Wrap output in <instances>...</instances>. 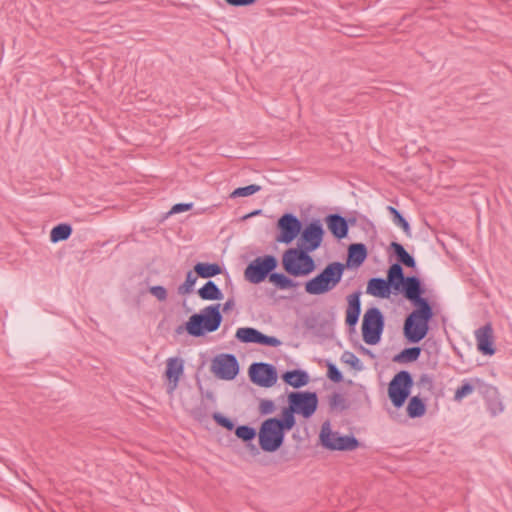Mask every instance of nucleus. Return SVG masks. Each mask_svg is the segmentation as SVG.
<instances>
[{"label": "nucleus", "instance_id": "obj_38", "mask_svg": "<svg viewBox=\"0 0 512 512\" xmlns=\"http://www.w3.org/2000/svg\"><path fill=\"white\" fill-rule=\"evenodd\" d=\"M212 418L217 425L227 429L228 431H232L233 429L236 428L232 419L224 416L219 412H214Z\"/></svg>", "mask_w": 512, "mask_h": 512}, {"label": "nucleus", "instance_id": "obj_27", "mask_svg": "<svg viewBox=\"0 0 512 512\" xmlns=\"http://www.w3.org/2000/svg\"><path fill=\"white\" fill-rule=\"evenodd\" d=\"M421 354V348L418 346L407 347L396 354L392 361L395 363H412L418 360Z\"/></svg>", "mask_w": 512, "mask_h": 512}, {"label": "nucleus", "instance_id": "obj_39", "mask_svg": "<svg viewBox=\"0 0 512 512\" xmlns=\"http://www.w3.org/2000/svg\"><path fill=\"white\" fill-rule=\"evenodd\" d=\"M342 360L344 363L351 366V368H353L354 370L359 371L362 369V365L360 363L359 358L352 352H349V351L344 352L342 355Z\"/></svg>", "mask_w": 512, "mask_h": 512}, {"label": "nucleus", "instance_id": "obj_10", "mask_svg": "<svg viewBox=\"0 0 512 512\" xmlns=\"http://www.w3.org/2000/svg\"><path fill=\"white\" fill-rule=\"evenodd\" d=\"M321 445L331 451H353L360 446L359 440L354 435H339L330 429L327 421L322 425L320 431Z\"/></svg>", "mask_w": 512, "mask_h": 512}, {"label": "nucleus", "instance_id": "obj_41", "mask_svg": "<svg viewBox=\"0 0 512 512\" xmlns=\"http://www.w3.org/2000/svg\"><path fill=\"white\" fill-rule=\"evenodd\" d=\"M276 409L275 403L270 399H261L258 407L260 415H270Z\"/></svg>", "mask_w": 512, "mask_h": 512}, {"label": "nucleus", "instance_id": "obj_43", "mask_svg": "<svg viewBox=\"0 0 512 512\" xmlns=\"http://www.w3.org/2000/svg\"><path fill=\"white\" fill-rule=\"evenodd\" d=\"M258 344L270 347H278L281 345V341L274 336H269L261 332Z\"/></svg>", "mask_w": 512, "mask_h": 512}, {"label": "nucleus", "instance_id": "obj_24", "mask_svg": "<svg viewBox=\"0 0 512 512\" xmlns=\"http://www.w3.org/2000/svg\"><path fill=\"white\" fill-rule=\"evenodd\" d=\"M197 294L202 300L206 301H219L224 297L221 289L212 280H208L198 289Z\"/></svg>", "mask_w": 512, "mask_h": 512}, {"label": "nucleus", "instance_id": "obj_36", "mask_svg": "<svg viewBox=\"0 0 512 512\" xmlns=\"http://www.w3.org/2000/svg\"><path fill=\"white\" fill-rule=\"evenodd\" d=\"M261 190V186L257 184H251L244 187H238L230 194L231 198L236 197H247L253 195Z\"/></svg>", "mask_w": 512, "mask_h": 512}, {"label": "nucleus", "instance_id": "obj_35", "mask_svg": "<svg viewBox=\"0 0 512 512\" xmlns=\"http://www.w3.org/2000/svg\"><path fill=\"white\" fill-rule=\"evenodd\" d=\"M328 402L331 410L343 411L348 408L344 396L337 392H334L332 395L329 396Z\"/></svg>", "mask_w": 512, "mask_h": 512}, {"label": "nucleus", "instance_id": "obj_40", "mask_svg": "<svg viewBox=\"0 0 512 512\" xmlns=\"http://www.w3.org/2000/svg\"><path fill=\"white\" fill-rule=\"evenodd\" d=\"M327 377L334 383L343 381V374L333 363L327 364Z\"/></svg>", "mask_w": 512, "mask_h": 512}, {"label": "nucleus", "instance_id": "obj_29", "mask_svg": "<svg viewBox=\"0 0 512 512\" xmlns=\"http://www.w3.org/2000/svg\"><path fill=\"white\" fill-rule=\"evenodd\" d=\"M269 282L281 290L291 289L297 286V282L289 276L284 273L275 272V270L270 275Z\"/></svg>", "mask_w": 512, "mask_h": 512}, {"label": "nucleus", "instance_id": "obj_37", "mask_svg": "<svg viewBox=\"0 0 512 512\" xmlns=\"http://www.w3.org/2000/svg\"><path fill=\"white\" fill-rule=\"evenodd\" d=\"M476 389L475 383L471 380L464 381L460 387H458L454 394V400L455 401H461L464 397L468 396L473 392V390Z\"/></svg>", "mask_w": 512, "mask_h": 512}, {"label": "nucleus", "instance_id": "obj_22", "mask_svg": "<svg viewBox=\"0 0 512 512\" xmlns=\"http://www.w3.org/2000/svg\"><path fill=\"white\" fill-rule=\"evenodd\" d=\"M389 250L391 251V255L396 259L394 264H399V266H406L408 268L416 267L414 257L406 251L402 244L393 241L390 243Z\"/></svg>", "mask_w": 512, "mask_h": 512}, {"label": "nucleus", "instance_id": "obj_14", "mask_svg": "<svg viewBox=\"0 0 512 512\" xmlns=\"http://www.w3.org/2000/svg\"><path fill=\"white\" fill-rule=\"evenodd\" d=\"M302 221L292 213H284L277 221L279 233L276 241L290 244L302 231Z\"/></svg>", "mask_w": 512, "mask_h": 512}, {"label": "nucleus", "instance_id": "obj_49", "mask_svg": "<svg viewBox=\"0 0 512 512\" xmlns=\"http://www.w3.org/2000/svg\"><path fill=\"white\" fill-rule=\"evenodd\" d=\"M234 305V302L232 299H229L228 301H226V303L223 305V311L224 312H227L229 309H231V307Z\"/></svg>", "mask_w": 512, "mask_h": 512}, {"label": "nucleus", "instance_id": "obj_21", "mask_svg": "<svg viewBox=\"0 0 512 512\" xmlns=\"http://www.w3.org/2000/svg\"><path fill=\"white\" fill-rule=\"evenodd\" d=\"M368 256V250L363 243H352L348 246L346 267L361 266Z\"/></svg>", "mask_w": 512, "mask_h": 512}, {"label": "nucleus", "instance_id": "obj_47", "mask_svg": "<svg viewBox=\"0 0 512 512\" xmlns=\"http://www.w3.org/2000/svg\"><path fill=\"white\" fill-rule=\"evenodd\" d=\"M258 0H225V2L233 7H244L250 6L256 3Z\"/></svg>", "mask_w": 512, "mask_h": 512}, {"label": "nucleus", "instance_id": "obj_33", "mask_svg": "<svg viewBox=\"0 0 512 512\" xmlns=\"http://www.w3.org/2000/svg\"><path fill=\"white\" fill-rule=\"evenodd\" d=\"M387 210L390 213V215L393 219V222L396 225L400 226L403 229L404 233L410 237L411 236V228H410L408 221L405 219V217L393 206H388Z\"/></svg>", "mask_w": 512, "mask_h": 512}, {"label": "nucleus", "instance_id": "obj_32", "mask_svg": "<svg viewBox=\"0 0 512 512\" xmlns=\"http://www.w3.org/2000/svg\"><path fill=\"white\" fill-rule=\"evenodd\" d=\"M234 431L235 435L245 443L252 442L258 436L257 430L249 425H239Z\"/></svg>", "mask_w": 512, "mask_h": 512}, {"label": "nucleus", "instance_id": "obj_18", "mask_svg": "<svg viewBox=\"0 0 512 512\" xmlns=\"http://www.w3.org/2000/svg\"><path fill=\"white\" fill-rule=\"evenodd\" d=\"M477 349L486 356H492L496 352L494 346L493 329L490 324H486L476 330Z\"/></svg>", "mask_w": 512, "mask_h": 512}, {"label": "nucleus", "instance_id": "obj_15", "mask_svg": "<svg viewBox=\"0 0 512 512\" xmlns=\"http://www.w3.org/2000/svg\"><path fill=\"white\" fill-rule=\"evenodd\" d=\"M212 373L221 380H233L239 373V363L233 354H220L211 364Z\"/></svg>", "mask_w": 512, "mask_h": 512}, {"label": "nucleus", "instance_id": "obj_3", "mask_svg": "<svg viewBox=\"0 0 512 512\" xmlns=\"http://www.w3.org/2000/svg\"><path fill=\"white\" fill-rule=\"evenodd\" d=\"M222 320L220 304H212L202 309L199 313L191 315L188 321L176 328L175 332L182 334L186 331L192 337H202L206 333L216 331L220 327Z\"/></svg>", "mask_w": 512, "mask_h": 512}, {"label": "nucleus", "instance_id": "obj_50", "mask_svg": "<svg viewBox=\"0 0 512 512\" xmlns=\"http://www.w3.org/2000/svg\"><path fill=\"white\" fill-rule=\"evenodd\" d=\"M346 221H347V228L349 229V226L355 225L357 220L355 217H349V218H346Z\"/></svg>", "mask_w": 512, "mask_h": 512}, {"label": "nucleus", "instance_id": "obj_6", "mask_svg": "<svg viewBox=\"0 0 512 512\" xmlns=\"http://www.w3.org/2000/svg\"><path fill=\"white\" fill-rule=\"evenodd\" d=\"M386 279L394 288V294H401L406 299L426 292L422 280L415 275L405 276L403 267L399 264L393 263L389 266Z\"/></svg>", "mask_w": 512, "mask_h": 512}, {"label": "nucleus", "instance_id": "obj_9", "mask_svg": "<svg viewBox=\"0 0 512 512\" xmlns=\"http://www.w3.org/2000/svg\"><path fill=\"white\" fill-rule=\"evenodd\" d=\"M414 380L409 371L397 372L388 384V397L395 408H401L410 397Z\"/></svg>", "mask_w": 512, "mask_h": 512}, {"label": "nucleus", "instance_id": "obj_52", "mask_svg": "<svg viewBox=\"0 0 512 512\" xmlns=\"http://www.w3.org/2000/svg\"><path fill=\"white\" fill-rule=\"evenodd\" d=\"M199 410L200 409H196V410L193 411L194 416L197 417V418H199L201 416V414L199 413Z\"/></svg>", "mask_w": 512, "mask_h": 512}, {"label": "nucleus", "instance_id": "obj_19", "mask_svg": "<svg viewBox=\"0 0 512 512\" xmlns=\"http://www.w3.org/2000/svg\"><path fill=\"white\" fill-rule=\"evenodd\" d=\"M366 293L381 299L390 298L394 294V288L387 279L373 277L368 280Z\"/></svg>", "mask_w": 512, "mask_h": 512}, {"label": "nucleus", "instance_id": "obj_31", "mask_svg": "<svg viewBox=\"0 0 512 512\" xmlns=\"http://www.w3.org/2000/svg\"><path fill=\"white\" fill-rule=\"evenodd\" d=\"M472 381L475 383L479 394L482 395L486 401L498 395L497 388L491 384H487L479 378H474Z\"/></svg>", "mask_w": 512, "mask_h": 512}, {"label": "nucleus", "instance_id": "obj_4", "mask_svg": "<svg viewBox=\"0 0 512 512\" xmlns=\"http://www.w3.org/2000/svg\"><path fill=\"white\" fill-rule=\"evenodd\" d=\"M288 405L281 409V412L290 420L292 425H296L295 415H300L305 419L313 416L319 404L316 392L311 391H292L287 397Z\"/></svg>", "mask_w": 512, "mask_h": 512}, {"label": "nucleus", "instance_id": "obj_20", "mask_svg": "<svg viewBox=\"0 0 512 512\" xmlns=\"http://www.w3.org/2000/svg\"><path fill=\"white\" fill-rule=\"evenodd\" d=\"M325 223L332 236L337 240H342L348 236L346 217L338 213H331L325 217Z\"/></svg>", "mask_w": 512, "mask_h": 512}, {"label": "nucleus", "instance_id": "obj_28", "mask_svg": "<svg viewBox=\"0 0 512 512\" xmlns=\"http://www.w3.org/2000/svg\"><path fill=\"white\" fill-rule=\"evenodd\" d=\"M261 332L252 327L238 328L235 334L236 339L241 343H259Z\"/></svg>", "mask_w": 512, "mask_h": 512}, {"label": "nucleus", "instance_id": "obj_17", "mask_svg": "<svg viewBox=\"0 0 512 512\" xmlns=\"http://www.w3.org/2000/svg\"><path fill=\"white\" fill-rule=\"evenodd\" d=\"M361 291L357 290L347 296L345 323L350 330H355L361 314Z\"/></svg>", "mask_w": 512, "mask_h": 512}, {"label": "nucleus", "instance_id": "obj_13", "mask_svg": "<svg viewBox=\"0 0 512 512\" xmlns=\"http://www.w3.org/2000/svg\"><path fill=\"white\" fill-rule=\"evenodd\" d=\"M248 375L253 384L264 388L272 387L278 379L276 367L264 362L252 363L248 368Z\"/></svg>", "mask_w": 512, "mask_h": 512}, {"label": "nucleus", "instance_id": "obj_5", "mask_svg": "<svg viewBox=\"0 0 512 512\" xmlns=\"http://www.w3.org/2000/svg\"><path fill=\"white\" fill-rule=\"evenodd\" d=\"M346 265L335 261L326 267L315 277L305 283V291L310 295H322L334 289L341 281Z\"/></svg>", "mask_w": 512, "mask_h": 512}, {"label": "nucleus", "instance_id": "obj_42", "mask_svg": "<svg viewBox=\"0 0 512 512\" xmlns=\"http://www.w3.org/2000/svg\"><path fill=\"white\" fill-rule=\"evenodd\" d=\"M149 292L161 302L167 300L168 294H167V290L164 286H161V285L151 286V287H149Z\"/></svg>", "mask_w": 512, "mask_h": 512}, {"label": "nucleus", "instance_id": "obj_23", "mask_svg": "<svg viewBox=\"0 0 512 512\" xmlns=\"http://www.w3.org/2000/svg\"><path fill=\"white\" fill-rule=\"evenodd\" d=\"M281 377L287 385L296 389L306 386L310 381L309 374L302 369L288 370Z\"/></svg>", "mask_w": 512, "mask_h": 512}, {"label": "nucleus", "instance_id": "obj_26", "mask_svg": "<svg viewBox=\"0 0 512 512\" xmlns=\"http://www.w3.org/2000/svg\"><path fill=\"white\" fill-rule=\"evenodd\" d=\"M426 410H427V407H426L425 401L422 398H420L419 396H412L409 398V401H408V404L406 407V412L410 418H412V419L420 418L423 415H425Z\"/></svg>", "mask_w": 512, "mask_h": 512}, {"label": "nucleus", "instance_id": "obj_1", "mask_svg": "<svg viewBox=\"0 0 512 512\" xmlns=\"http://www.w3.org/2000/svg\"><path fill=\"white\" fill-rule=\"evenodd\" d=\"M419 294L407 299L414 306L403 324V335L410 344H417L422 341L430 330V322L435 316L431 301Z\"/></svg>", "mask_w": 512, "mask_h": 512}, {"label": "nucleus", "instance_id": "obj_45", "mask_svg": "<svg viewBox=\"0 0 512 512\" xmlns=\"http://www.w3.org/2000/svg\"><path fill=\"white\" fill-rule=\"evenodd\" d=\"M417 385L422 388H426L428 391H432L434 388V380L433 377L428 374H421Z\"/></svg>", "mask_w": 512, "mask_h": 512}, {"label": "nucleus", "instance_id": "obj_25", "mask_svg": "<svg viewBox=\"0 0 512 512\" xmlns=\"http://www.w3.org/2000/svg\"><path fill=\"white\" fill-rule=\"evenodd\" d=\"M194 271L200 278L209 279L223 272V267L218 263L198 262L194 265Z\"/></svg>", "mask_w": 512, "mask_h": 512}, {"label": "nucleus", "instance_id": "obj_16", "mask_svg": "<svg viewBox=\"0 0 512 512\" xmlns=\"http://www.w3.org/2000/svg\"><path fill=\"white\" fill-rule=\"evenodd\" d=\"M184 373V360L179 357H171L166 361L164 376L167 380V391L172 393L178 386L180 377Z\"/></svg>", "mask_w": 512, "mask_h": 512}, {"label": "nucleus", "instance_id": "obj_46", "mask_svg": "<svg viewBox=\"0 0 512 512\" xmlns=\"http://www.w3.org/2000/svg\"><path fill=\"white\" fill-rule=\"evenodd\" d=\"M193 207V203H178L172 206L170 210V214H176L181 212H186L191 210Z\"/></svg>", "mask_w": 512, "mask_h": 512}, {"label": "nucleus", "instance_id": "obj_34", "mask_svg": "<svg viewBox=\"0 0 512 512\" xmlns=\"http://www.w3.org/2000/svg\"><path fill=\"white\" fill-rule=\"evenodd\" d=\"M198 277L199 276L195 273L194 269L188 271L186 274V279H185L184 283H182L178 287V294L188 295V294L192 293L194 290V285H195Z\"/></svg>", "mask_w": 512, "mask_h": 512}, {"label": "nucleus", "instance_id": "obj_7", "mask_svg": "<svg viewBox=\"0 0 512 512\" xmlns=\"http://www.w3.org/2000/svg\"><path fill=\"white\" fill-rule=\"evenodd\" d=\"M311 253L300 246L287 249L282 256V266L285 272L293 277L307 276L316 269V262Z\"/></svg>", "mask_w": 512, "mask_h": 512}, {"label": "nucleus", "instance_id": "obj_51", "mask_svg": "<svg viewBox=\"0 0 512 512\" xmlns=\"http://www.w3.org/2000/svg\"><path fill=\"white\" fill-rule=\"evenodd\" d=\"M360 349L363 354L369 355L370 357H374L373 353L369 349L363 346H360Z\"/></svg>", "mask_w": 512, "mask_h": 512}, {"label": "nucleus", "instance_id": "obj_53", "mask_svg": "<svg viewBox=\"0 0 512 512\" xmlns=\"http://www.w3.org/2000/svg\"><path fill=\"white\" fill-rule=\"evenodd\" d=\"M250 449L255 451V453H258V449L254 445H250Z\"/></svg>", "mask_w": 512, "mask_h": 512}, {"label": "nucleus", "instance_id": "obj_48", "mask_svg": "<svg viewBox=\"0 0 512 512\" xmlns=\"http://www.w3.org/2000/svg\"><path fill=\"white\" fill-rule=\"evenodd\" d=\"M261 213H262V210H261V209H257V210H254V211H252V212H250V213H248V214L244 215V216L242 217V219H243V220H246V219H248V218H251V217H253V216L259 215V214H261Z\"/></svg>", "mask_w": 512, "mask_h": 512}, {"label": "nucleus", "instance_id": "obj_8", "mask_svg": "<svg viewBox=\"0 0 512 512\" xmlns=\"http://www.w3.org/2000/svg\"><path fill=\"white\" fill-rule=\"evenodd\" d=\"M385 328V317L377 307L368 308L362 319V338L368 345H376L380 342Z\"/></svg>", "mask_w": 512, "mask_h": 512}, {"label": "nucleus", "instance_id": "obj_12", "mask_svg": "<svg viewBox=\"0 0 512 512\" xmlns=\"http://www.w3.org/2000/svg\"><path fill=\"white\" fill-rule=\"evenodd\" d=\"M325 235L323 225L319 219H312L299 234L298 246L307 249L310 252L317 250Z\"/></svg>", "mask_w": 512, "mask_h": 512}, {"label": "nucleus", "instance_id": "obj_2", "mask_svg": "<svg viewBox=\"0 0 512 512\" xmlns=\"http://www.w3.org/2000/svg\"><path fill=\"white\" fill-rule=\"evenodd\" d=\"M295 426L281 412L279 416L269 417L263 420L258 430V444L266 453L278 451L285 442L286 433Z\"/></svg>", "mask_w": 512, "mask_h": 512}, {"label": "nucleus", "instance_id": "obj_30", "mask_svg": "<svg viewBox=\"0 0 512 512\" xmlns=\"http://www.w3.org/2000/svg\"><path fill=\"white\" fill-rule=\"evenodd\" d=\"M72 234V227L67 223H60L52 228L50 240L53 243L67 240Z\"/></svg>", "mask_w": 512, "mask_h": 512}, {"label": "nucleus", "instance_id": "obj_11", "mask_svg": "<svg viewBox=\"0 0 512 512\" xmlns=\"http://www.w3.org/2000/svg\"><path fill=\"white\" fill-rule=\"evenodd\" d=\"M277 266L278 260L274 255L258 256L245 268L244 278L252 284H259L269 279Z\"/></svg>", "mask_w": 512, "mask_h": 512}, {"label": "nucleus", "instance_id": "obj_44", "mask_svg": "<svg viewBox=\"0 0 512 512\" xmlns=\"http://www.w3.org/2000/svg\"><path fill=\"white\" fill-rule=\"evenodd\" d=\"M489 410L493 415H496L497 413H500L503 411V405L502 402L499 399V394L489 400L486 401Z\"/></svg>", "mask_w": 512, "mask_h": 512}]
</instances>
